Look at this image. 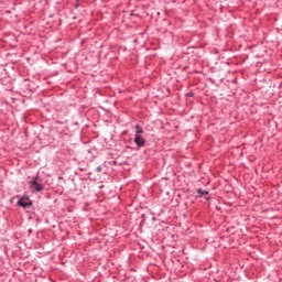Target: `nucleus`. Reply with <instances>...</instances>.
I'll list each match as a JSON object with an SVG mask.
<instances>
[{"mask_svg": "<svg viewBox=\"0 0 282 282\" xmlns=\"http://www.w3.org/2000/svg\"><path fill=\"white\" fill-rule=\"evenodd\" d=\"M187 96H193V95H191V94H187Z\"/></svg>", "mask_w": 282, "mask_h": 282, "instance_id": "nucleus-9", "label": "nucleus"}, {"mask_svg": "<svg viewBox=\"0 0 282 282\" xmlns=\"http://www.w3.org/2000/svg\"><path fill=\"white\" fill-rule=\"evenodd\" d=\"M187 96H193V95H191V94H187Z\"/></svg>", "mask_w": 282, "mask_h": 282, "instance_id": "nucleus-7", "label": "nucleus"}, {"mask_svg": "<svg viewBox=\"0 0 282 282\" xmlns=\"http://www.w3.org/2000/svg\"><path fill=\"white\" fill-rule=\"evenodd\" d=\"M134 143L137 144V147L142 149V147H147V139L144 137H142L141 134H135Z\"/></svg>", "mask_w": 282, "mask_h": 282, "instance_id": "nucleus-2", "label": "nucleus"}, {"mask_svg": "<svg viewBox=\"0 0 282 282\" xmlns=\"http://www.w3.org/2000/svg\"><path fill=\"white\" fill-rule=\"evenodd\" d=\"M187 96H193V95H191V94H187Z\"/></svg>", "mask_w": 282, "mask_h": 282, "instance_id": "nucleus-8", "label": "nucleus"}, {"mask_svg": "<svg viewBox=\"0 0 282 282\" xmlns=\"http://www.w3.org/2000/svg\"><path fill=\"white\" fill-rule=\"evenodd\" d=\"M141 133H144V130L142 129V127H140V124L135 126V135H140Z\"/></svg>", "mask_w": 282, "mask_h": 282, "instance_id": "nucleus-4", "label": "nucleus"}, {"mask_svg": "<svg viewBox=\"0 0 282 282\" xmlns=\"http://www.w3.org/2000/svg\"><path fill=\"white\" fill-rule=\"evenodd\" d=\"M18 206H21L22 208H30V206H32V202L30 198L22 197L18 200Z\"/></svg>", "mask_w": 282, "mask_h": 282, "instance_id": "nucleus-3", "label": "nucleus"}, {"mask_svg": "<svg viewBox=\"0 0 282 282\" xmlns=\"http://www.w3.org/2000/svg\"><path fill=\"white\" fill-rule=\"evenodd\" d=\"M29 184L32 193H41L45 188L43 183H39V176H35Z\"/></svg>", "mask_w": 282, "mask_h": 282, "instance_id": "nucleus-1", "label": "nucleus"}, {"mask_svg": "<svg viewBox=\"0 0 282 282\" xmlns=\"http://www.w3.org/2000/svg\"><path fill=\"white\" fill-rule=\"evenodd\" d=\"M96 171H97V173H100L102 171V167L101 166H97Z\"/></svg>", "mask_w": 282, "mask_h": 282, "instance_id": "nucleus-6", "label": "nucleus"}, {"mask_svg": "<svg viewBox=\"0 0 282 282\" xmlns=\"http://www.w3.org/2000/svg\"><path fill=\"white\" fill-rule=\"evenodd\" d=\"M196 193L199 195V197H204V195H208V191L197 189Z\"/></svg>", "mask_w": 282, "mask_h": 282, "instance_id": "nucleus-5", "label": "nucleus"}]
</instances>
